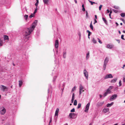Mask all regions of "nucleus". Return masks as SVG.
Listing matches in <instances>:
<instances>
[{"label":"nucleus","mask_w":125,"mask_h":125,"mask_svg":"<svg viewBox=\"0 0 125 125\" xmlns=\"http://www.w3.org/2000/svg\"><path fill=\"white\" fill-rule=\"evenodd\" d=\"M37 21L35 20L32 24L31 27L26 29L24 37V40L25 42H27L28 40L29 36H28L31 34V32L34 30L37 25Z\"/></svg>","instance_id":"f257e3e1"},{"label":"nucleus","mask_w":125,"mask_h":125,"mask_svg":"<svg viewBox=\"0 0 125 125\" xmlns=\"http://www.w3.org/2000/svg\"><path fill=\"white\" fill-rule=\"evenodd\" d=\"M0 90L3 92L7 91L8 90L7 87L3 85H0Z\"/></svg>","instance_id":"f03ea898"},{"label":"nucleus","mask_w":125,"mask_h":125,"mask_svg":"<svg viewBox=\"0 0 125 125\" xmlns=\"http://www.w3.org/2000/svg\"><path fill=\"white\" fill-rule=\"evenodd\" d=\"M108 61V58L107 57L106 58L104 62L103 68L104 70H105V69L106 65L107 64Z\"/></svg>","instance_id":"7ed1b4c3"},{"label":"nucleus","mask_w":125,"mask_h":125,"mask_svg":"<svg viewBox=\"0 0 125 125\" xmlns=\"http://www.w3.org/2000/svg\"><path fill=\"white\" fill-rule=\"evenodd\" d=\"M6 112V109L3 107L0 108V113L1 115H4Z\"/></svg>","instance_id":"20e7f679"},{"label":"nucleus","mask_w":125,"mask_h":125,"mask_svg":"<svg viewBox=\"0 0 125 125\" xmlns=\"http://www.w3.org/2000/svg\"><path fill=\"white\" fill-rule=\"evenodd\" d=\"M117 95L116 94H115L112 96L110 98V100L111 101L116 99L117 97Z\"/></svg>","instance_id":"39448f33"},{"label":"nucleus","mask_w":125,"mask_h":125,"mask_svg":"<svg viewBox=\"0 0 125 125\" xmlns=\"http://www.w3.org/2000/svg\"><path fill=\"white\" fill-rule=\"evenodd\" d=\"M83 73L86 78L88 80V74L86 69H85L83 71Z\"/></svg>","instance_id":"423d86ee"},{"label":"nucleus","mask_w":125,"mask_h":125,"mask_svg":"<svg viewBox=\"0 0 125 125\" xmlns=\"http://www.w3.org/2000/svg\"><path fill=\"white\" fill-rule=\"evenodd\" d=\"M90 104V103H89L86 105L85 108V110L84 111L85 112L87 113L88 112V111L89 109Z\"/></svg>","instance_id":"0eeeda50"},{"label":"nucleus","mask_w":125,"mask_h":125,"mask_svg":"<svg viewBox=\"0 0 125 125\" xmlns=\"http://www.w3.org/2000/svg\"><path fill=\"white\" fill-rule=\"evenodd\" d=\"M113 76H112V74H109L106 75L104 77L105 79H108L110 78H113Z\"/></svg>","instance_id":"6e6552de"},{"label":"nucleus","mask_w":125,"mask_h":125,"mask_svg":"<svg viewBox=\"0 0 125 125\" xmlns=\"http://www.w3.org/2000/svg\"><path fill=\"white\" fill-rule=\"evenodd\" d=\"M83 87L82 86V85L81 84L80 85L79 87V93L80 94H81L82 93V92H81L82 90V92H84V90H83Z\"/></svg>","instance_id":"1a4fd4ad"},{"label":"nucleus","mask_w":125,"mask_h":125,"mask_svg":"<svg viewBox=\"0 0 125 125\" xmlns=\"http://www.w3.org/2000/svg\"><path fill=\"white\" fill-rule=\"evenodd\" d=\"M59 45V42L58 40H56L55 41V47L56 48H58Z\"/></svg>","instance_id":"9d476101"},{"label":"nucleus","mask_w":125,"mask_h":125,"mask_svg":"<svg viewBox=\"0 0 125 125\" xmlns=\"http://www.w3.org/2000/svg\"><path fill=\"white\" fill-rule=\"evenodd\" d=\"M111 92H110L108 90H107L106 91V92L104 93V97H105L107 95V94H110L111 93Z\"/></svg>","instance_id":"9b49d317"},{"label":"nucleus","mask_w":125,"mask_h":125,"mask_svg":"<svg viewBox=\"0 0 125 125\" xmlns=\"http://www.w3.org/2000/svg\"><path fill=\"white\" fill-rule=\"evenodd\" d=\"M4 40L5 41L6 40H8L9 41V38L8 36L7 35H5L4 36Z\"/></svg>","instance_id":"f8f14e48"},{"label":"nucleus","mask_w":125,"mask_h":125,"mask_svg":"<svg viewBox=\"0 0 125 125\" xmlns=\"http://www.w3.org/2000/svg\"><path fill=\"white\" fill-rule=\"evenodd\" d=\"M59 108H57L56 109V110L55 111V116H57L58 115V114L59 113Z\"/></svg>","instance_id":"ddd939ff"},{"label":"nucleus","mask_w":125,"mask_h":125,"mask_svg":"<svg viewBox=\"0 0 125 125\" xmlns=\"http://www.w3.org/2000/svg\"><path fill=\"white\" fill-rule=\"evenodd\" d=\"M75 115V114L74 113H71L69 114V116L70 117V118H73L72 116H74Z\"/></svg>","instance_id":"4468645a"},{"label":"nucleus","mask_w":125,"mask_h":125,"mask_svg":"<svg viewBox=\"0 0 125 125\" xmlns=\"http://www.w3.org/2000/svg\"><path fill=\"white\" fill-rule=\"evenodd\" d=\"M109 110L108 108H105L103 110V111L104 113H106L108 112Z\"/></svg>","instance_id":"2eb2a0df"},{"label":"nucleus","mask_w":125,"mask_h":125,"mask_svg":"<svg viewBox=\"0 0 125 125\" xmlns=\"http://www.w3.org/2000/svg\"><path fill=\"white\" fill-rule=\"evenodd\" d=\"M19 86L20 87H21L22 85V80L19 81Z\"/></svg>","instance_id":"dca6fc26"},{"label":"nucleus","mask_w":125,"mask_h":125,"mask_svg":"<svg viewBox=\"0 0 125 125\" xmlns=\"http://www.w3.org/2000/svg\"><path fill=\"white\" fill-rule=\"evenodd\" d=\"M44 3L46 5L48 4V2H49V0H43Z\"/></svg>","instance_id":"f3484780"},{"label":"nucleus","mask_w":125,"mask_h":125,"mask_svg":"<svg viewBox=\"0 0 125 125\" xmlns=\"http://www.w3.org/2000/svg\"><path fill=\"white\" fill-rule=\"evenodd\" d=\"M117 79V78H115L114 79H113L111 81V82L112 83H114L116 82V81Z\"/></svg>","instance_id":"a211bd4d"},{"label":"nucleus","mask_w":125,"mask_h":125,"mask_svg":"<svg viewBox=\"0 0 125 125\" xmlns=\"http://www.w3.org/2000/svg\"><path fill=\"white\" fill-rule=\"evenodd\" d=\"M107 47L108 48L111 49L113 48V46L112 45L108 44L107 45Z\"/></svg>","instance_id":"6ab92c4d"},{"label":"nucleus","mask_w":125,"mask_h":125,"mask_svg":"<svg viewBox=\"0 0 125 125\" xmlns=\"http://www.w3.org/2000/svg\"><path fill=\"white\" fill-rule=\"evenodd\" d=\"M113 104V103H112L111 104H107V107H110Z\"/></svg>","instance_id":"aec40b11"},{"label":"nucleus","mask_w":125,"mask_h":125,"mask_svg":"<svg viewBox=\"0 0 125 125\" xmlns=\"http://www.w3.org/2000/svg\"><path fill=\"white\" fill-rule=\"evenodd\" d=\"M3 41L0 38V46H1L3 45Z\"/></svg>","instance_id":"412c9836"},{"label":"nucleus","mask_w":125,"mask_h":125,"mask_svg":"<svg viewBox=\"0 0 125 125\" xmlns=\"http://www.w3.org/2000/svg\"><path fill=\"white\" fill-rule=\"evenodd\" d=\"M90 28L92 30H93V26L92 24V21H91V23L90 24Z\"/></svg>","instance_id":"4be33fe9"},{"label":"nucleus","mask_w":125,"mask_h":125,"mask_svg":"<svg viewBox=\"0 0 125 125\" xmlns=\"http://www.w3.org/2000/svg\"><path fill=\"white\" fill-rule=\"evenodd\" d=\"M103 104V103L102 102L98 103L97 104V105L98 106H102Z\"/></svg>","instance_id":"5701e85b"},{"label":"nucleus","mask_w":125,"mask_h":125,"mask_svg":"<svg viewBox=\"0 0 125 125\" xmlns=\"http://www.w3.org/2000/svg\"><path fill=\"white\" fill-rule=\"evenodd\" d=\"M113 87L112 86H110L109 87V88L107 90H108L110 91H111V90L113 88Z\"/></svg>","instance_id":"b1692460"},{"label":"nucleus","mask_w":125,"mask_h":125,"mask_svg":"<svg viewBox=\"0 0 125 125\" xmlns=\"http://www.w3.org/2000/svg\"><path fill=\"white\" fill-rule=\"evenodd\" d=\"M89 52H88V53L87 54H86V58L87 59L88 58H89Z\"/></svg>","instance_id":"393cba45"},{"label":"nucleus","mask_w":125,"mask_h":125,"mask_svg":"<svg viewBox=\"0 0 125 125\" xmlns=\"http://www.w3.org/2000/svg\"><path fill=\"white\" fill-rule=\"evenodd\" d=\"M34 16V13L31 14L29 16V17L30 18H31L32 17H33Z\"/></svg>","instance_id":"a878e982"},{"label":"nucleus","mask_w":125,"mask_h":125,"mask_svg":"<svg viewBox=\"0 0 125 125\" xmlns=\"http://www.w3.org/2000/svg\"><path fill=\"white\" fill-rule=\"evenodd\" d=\"M102 19L103 21H104L105 23L106 24L107 23V21L103 17Z\"/></svg>","instance_id":"bb28decb"},{"label":"nucleus","mask_w":125,"mask_h":125,"mask_svg":"<svg viewBox=\"0 0 125 125\" xmlns=\"http://www.w3.org/2000/svg\"><path fill=\"white\" fill-rule=\"evenodd\" d=\"M121 16L123 17H124L125 16V13H122L120 14Z\"/></svg>","instance_id":"cd10ccee"},{"label":"nucleus","mask_w":125,"mask_h":125,"mask_svg":"<svg viewBox=\"0 0 125 125\" xmlns=\"http://www.w3.org/2000/svg\"><path fill=\"white\" fill-rule=\"evenodd\" d=\"M92 42H93V43H96L97 42L95 40V39L94 38H93L92 40Z\"/></svg>","instance_id":"c85d7f7f"},{"label":"nucleus","mask_w":125,"mask_h":125,"mask_svg":"<svg viewBox=\"0 0 125 125\" xmlns=\"http://www.w3.org/2000/svg\"><path fill=\"white\" fill-rule=\"evenodd\" d=\"M114 7L115 9L117 10H118L119 9V7L116 6H114Z\"/></svg>","instance_id":"c756f323"},{"label":"nucleus","mask_w":125,"mask_h":125,"mask_svg":"<svg viewBox=\"0 0 125 125\" xmlns=\"http://www.w3.org/2000/svg\"><path fill=\"white\" fill-rule=\"evenodd\" d=\"M77 102L76 100H75L74 101L73 104L74 105H76L77 104Z\"/></svg>","instance_id":"7c9ffc66"},{"label":"nucleus","mask_w":125,"mask_h":125,"mask_svg":"<svg viewBox=\"0 0 125 125\" xmlns=\"http://www.w3.org/2000/svg\"><path fill=\"white\" fill-rule=\"evenodd\" d=\"M89 1L90 3H91V5H93V4H96V3L94 2H93L92 1H90L89 0Z\"/></svg>","instance_id":"2f4dec72"},{"label":"nucleus","mask_w":125,"mask_h":125,"mask_svg":"<svg viewBox=\"0 0 125 125\" xmlns=\"http://www.w3.org/2000/svg\"><path fill=\"white\" fill-rule=\"evenodd\" d=\"M76 89L75 86H74L72 89L71 92H73Z\"/></svg>","instance_id":"473e14b6"},{"label":"nucleus","mask_w":125,"mask_h":125,"mask_svg":"<svg viewBox=\"0 0 125 125\" xmlns=\"http://www.w3.org/2000/svg\"><path fill=\"white\" fill-rule=\"evenodd\" d=\"M28 15H25L24 16V17L25 18V19L26 21L27 20V19L28 18Z\"/></svg>","instance_id":"72a5a7b5"},{"label":"nucleus","mask_w":125,"mask_h":125,"mask_svg":"<svg viewBox=\"0 0 125 125\" xmlns=\"http://www.w3.org/2000/svg\"><path fill=\"white\" fill-rule=\"evenodd\" d=\"M66 56V53L64 52L63 53V56L64 58H65Z\"/></svg>","instance_id":"f704fd0d"},{"label":"nucleus","mask_w":125,"mask_h":125,"mask_svg":"<svg viewBox=\"0 0 125 125\" xmlns=\"http://www.w3.org/2000/svg\"><path fill=\"white\" fill-rule=\"evenodd\" d=\"M81 103H79L78 104V108H80L81 107Z\"/></svg>","instance_id":"c9c22d12"},{"label":"nucleus","mask_w":125,"mask_h":125,"mask_svg":"<svg viewBox=\"0 0 125 125\" xmlns=\"http://www.w3.org/2000/svg\"><path fill=\"white\" fill-rule=\"evenodd\" d=\"M75 109L74 108H73L71 110V112H75Z\"/></svg>","instance_id":"e433bc0d"},{"label":"nucleus","mask_w":125,"mask_h":125,"mask_svg":"<svg viewBox=\"0 0 125 125\" xmlns=\"http://www.w3.org/2000/svg\"><path fill=\"white\" fill-rule=\"evenodd\" d=\"M119 86H121L122 85L121 81V80L119 81Z\"/></svg>","instance_id":"4c0bfd02"},{"label":"nucleus","mask_w":125,"mask_h":125,"mask_svg":"<svg viewBox=\"0 0 125 125\" xmlns=\"http://www.w3.org/2000/svg\"><path fill=\"white\" fill-rule=\"evenodd\" d=\"M102 5H100V6L99 7V9L100 10H101V8L102 7Z\"/></svg>","instance_id":"58836bf2"},{"label":"nucleus","mask_w":125,"mask_h":125,"mask_svg":"<svg viewBox=\"0 0 125 125\" xmlns=\"http://www.w3.org/2000/svg\"><path fill=\"white\" fill-rule=\"evenodd\" d=\"M113 10V11H114L116 13H117L118 12V10Z\"/></svg>","instance_id":"ea45409f"},{"label":"nucleus","mask_w":125,"mask_h":125,"mask_svg":"<svg viewBox=\"0 0 125 125\" xmlns=\"http://www.w3.org/2000/svg\"><path fill=\"white\" fill-rule=\"evenodd\" d=\"M98 39V41L100 43V44H102V42L100 40V39L98 38H97Z\"/></svg>","instance_id":"a19ab883"},{"label":"nucleus","mask_w":125,"mask_h":125,"mask_svg":"<svg viewBox=\"0 0 125 125\" xmlns=\"http://www.w3.org/2000/svg\"><path fill=\"white\" fill-rule=\"evenodd\" d=\"M124 36L123 35H122L121 36V38L123 40H125V39L124 38Z\"/></svg>","instance_id":"79ce46f5"},{"label":"nucleus","mask_w":125,"mask_h":125,"mask_svg":"<svg viewBox=\"0 0 125 125\" xmlns=\"http://www.w3.org/2000/svg\"><path fill=\"white\" fill-rule=\"evenodd\" d=\"M37 8L35 9L34 10V12L33 13H34V14H35L36 13V12H37Z\"/></svg>","instance_id":"37998d69"},{"label":"nucleus","mask_w":125,"mask_h":125,"mask_svg":"<svg viewBox=\"0 0 125 125\" xmlns=\"http://www.w3.org/2000/svg\"><path fill=\"white\" fill-rule=\"evenodd\" d=\"M91 32H89V33L88 34V38H89V39L90 38L89 36H90V35L91 34Z\"/></svg>","instance_id":"c03bdc74"},{"label":"nucleus","mask_w":125,"mask_h":125,"mask_svg":"<svg viewBox=\"0 0 125 125\" xmlns=\"http://www.w3.org/2000/svg\"><path fill=\"white\" fill-rule=\"evenodd\" d=\"M82 10L83 11H85V9L84 8H83V9H82Z\"/></svg>","instance_id":"a18cd8bd"},{"label":"nucleus","mask_w":125,"mask_h":125,"mask_svg":"<svg viewBox=\"0 0 125 125\" xmlns=\"http://www.w3.org/2000/svg\"><path fill=\"white\" fill-rule=\"evenodd\" d=\"M52 118L51 117L50 118V122H49V124L52 122Z\"/></svg>","instance_id":"49530a36"},{"label":"nucleus","mask_w":125,"mask_h":125,"mask_svg":"<svg viewBox=\"0 0 125 125\" xmlns=\"http://www.w3.org/2000/svg\"><path fill=\"white\" fill-rule=\"evenodd\" d=\"M38 4L37 3H36L35 4V6L36 7V8H37V7L38 6Z\"/></svg>","instance_id":"de8ad7c7"},{"label":"nucleus","mask_w":125,"mask_h":125,"mask_svg":"<svg viewBox=\"0 0 125 125\" xmlns=\"http://www.w3.org/2000/svg\"><path fill=\"white\" fill-rule=\"evenodd\" d=\"M94 21H95V22L94 23V24L95 23H96L97 22V21L95 19L94 20Z\"/></svg>","instance_id":"09e8293b"},{"label":"nucleus","mask_w":125,"mask_h":125,"mask_svg":"<svg viewBox=\"0 0 125 125\" xmlns=\"http://www.w3.org/2000/svg\"><path fill=\"white\" fill-rule=\"evenodd\" d=\"M123 80L124 82H125V78H124Z\"/></svg>","instance_id":"8fccbe9b"},{"label":"nucleus","mask_w":125,"mask_h":125,"mask_svg":"<svg viewBox=\"0 0 125 125\" xmlns=\"http://www.w3.org/2000/svg\"><path fill=\"white\" fill-rule=\"evenodd\" d=\"M122 20L123 21V22H124V23H125V21L124 19H122Z\"/></svg>","instance_id":"3c124183"},{"label":"nucleus","mask_w":125,"mask_h":125,"mask_svg":"<svg viewBox=\"0 0 125 125\" xmlns=\"http://www.w3.org/2000/svg\"><path fill=\"white\" fill-rule=\"evenodd\" d=\"M125 67V65H123V67H122V68L123 69H124V67Z\"/></svg>","instance_id":"603ef678"},{"label":"nucleus","mask_w":125,"mask_h":125,"mask_svg":"<svg viewBox=\"0 0 125 125\" xmlns=\"http://www.w3.org/2000/svg\"><path fill=\"white\" fill-rule=\"evenodd\" d=\"M95 19H97V16L96 15H95Z\"/></svg>","instance_id":"864d4df0"},{"label":"nucleus","mask_w":125,"mask_h":125,"mask_svg":"<svg viewBox=\"0 0 125 125\" xmlns=\"http://www.w3.org/2000/svg\"><path fill=\"white\" fill-rule=\"evenodd\" d=\"M74 100V99H72L71 101H72V103H73V101Z\"/></svg>","instance_id":"5fc2aeb1"},{"label":"nucleus","mask_w":125,"mask_h":125,"mask_svg":"<svg viewBox=\"0 0 125 125\" xmlns=\"http://www.w3.org/2000/svg\"><path fill=\"white\" fill-rule=\"evenodd\" d=\"M107 11L108 13H109L110 12V11L108 10H107Z\"/></svg>","instance_id":"6e6d98bb"},{"label":"nucleus","mask_w":125,"mask_h":125,"mask_svg":"<svg viewBox=\"0 0 125 125\" xmlns=\"http://www.w3.org/2000/svg\"><path fill=\"white\" fill-rule=\"evenodd\" d=\"M87 32H88V33H89V32H91L89 30H87Z\"/></svg>","instance_id":"4d7b16f0"},{"label":"nucleus","mask_w":125,"mask_h":125,"mask_svg":"<svg viewBox=\"0 0 125 125\" xmlns=\"http://www.w3.org/2000/svg\"><path fill=\"white\" fill-rule=\"evenodd\" d=\"M74 96H72V99H73L74 100Z\"/></svg>","instance_id":"13d9d810"},{"label":"nucleus","mask_w":125,"mask_h":125,"mask_svg":"<svg viewBox=\"0 0 125 125\" xmlns=\"http://www.w3.org/2000/svg\"><path fill=\"white\" fill-rule=\"evenodd\" d=\"M72 96H74V93L73 94Z\"/></svg>","instance_id":"bf43d9fd"},{"label":"nucleus","mask_w":125,"mask_h":125,"mask_svg":"<svg viewBox=\"0 0 125 125\" xmlns=\"http://www.w3.org/2000/svg\"><path fill=\"white\" fill-rule=\"evenodd\" d=\"M74 0V1H75V3H77V0Z\"/></svg>","instance_id":"052dcab7"},{"label":"nucleus","mask_w":125,"mask_h":125,"mask_svg":"<svg viewBox=\"0 0 125 125\" xmlns=\"http://www.w3.org/2000/svg\"><path fill=\"white\" fill-rule=\"evenodd\" d=\"M109 16L110 17V18H111V14H109Z\"/></svg>","instance_id":"680f3d73"},{"label":"nucleus","mask_w":125,"mask_h":125,"mask_svg":"<svg viewBox=\"0 0 125 125\" xmlns=\"http://www.w3.org/2000/svg\"><path fill=\"white\" fill-rule=\"evenodd\" d=\"M116 24L117 26H118V24L117 22H116Z\"/></svg>","instance_id":"e2e57ef3"},{"label":"nucleus","mask_w":125,"mask_h":125,"mask_svg":"<svg viewBox=\"0 0 125 125\" xmlns=\"http://www.w3.org/2000/svg\"><path fill=\"white\" fill-rule=\"evenodd\" d=\"M118 32H119V33L120 34H121V32L120 31H118Z\"/></svg>","instance_id":"0e129e2a"},{"label":"nucleus","mask_w":125,"mask_h":125,"mask_svg":"<svg viewBox=\"0 0 125 125\" xmlns=\"http://www.w3.org/2000/svg\"><path fill=\"white\" fill-rule=\"evenodd\" d=\"M112 13V11H110V13L109 14H111Z\"/></svg>","instance_id":"69168bd1"},{"label":"nucleus","mask_w":125,"mask_h":125,"mask_svg":"<svg viewBox=\"0 0 125 125\" xmlns=\"http://www.w3.org/2000/svg\"><path fill=\"white\" fill-rule=\"evenodd\" d=\"M99 96H100V97L101 98L102 97V95H101V94H100L99 95Z\"/></svg>","instance_id":"338daca9"},{"label":"nucleus","mask_w":125,"mask_h":125,"mask_svg":"<svg viewBox=\"0 0 125 125\" xmlns=\"http://www.w3.org/2000/svg\"><path fill=\"white\" fill-rule=\"evenodd\" d=\"M82 7L83 8H84V5L83 4L82 5Z\"/></svg>","instance_id":"774afa93"}]
</instances>
